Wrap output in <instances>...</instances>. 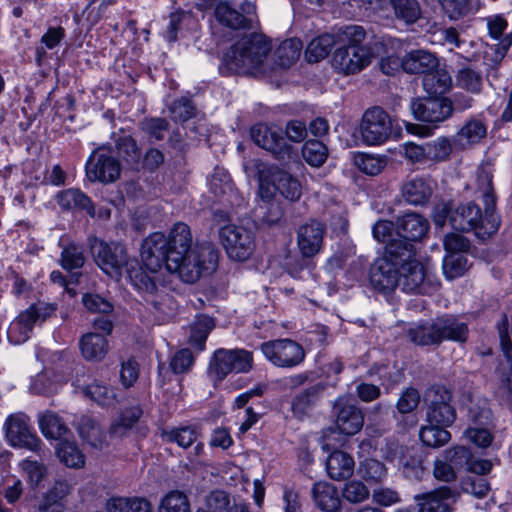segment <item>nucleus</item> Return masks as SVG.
I'll use <instances>...</instances> for the list:
<instances>
[{"label":"nucleus","instance_id":"obj_22","mask_svg":"<svg viewBox=\"0 0 512 512\" xmlns=\"http://www.w3.org/2000/svg\"><path fill=\"white\" fill-rule=\"evenodd\" d=\"M429 223L426 218L416 212L406 213L396 222V236L413 244L427 233Z\"/></svg>","mask_w":512,"mask_h":512},{"label":"nucleus","instance_id":"obj_27","mask_svg":"<svg viewBox=\"0 0 512 512\" xmlns=\"http://www.w3.org/2000/svg\"><path fill=\"white\" fill-rule=\"evenodd\" d=\"M500 345L502 352L505 356L506 361L501 363L500 371L501 376V387L503 395L509 398L512 394V343L508 335V319L504 315L503 324L499 327Z\"/></svg>","mask_w":512,"mask_h":512},{"label":"nucleus","instance_id":"obj_12","mask_svg":"<svg viewBox=\"0 0 512 512\" xmlns=\"http://www.w3.org/2000/svg\"><path fill=\"white\" fill-rule=\"evenodd\" d=\"M372 56L373 52L367 46L348 44L336 49L332 65L343 75L356 74L369 65Z\"/></svg>","mask_w":512,"mask_h":512},{"label":"nucleus","instance_id":"obj_37","mask_svg":"<svg viewBox=\"0 0 512 512\" xmlns=\"http://www.w3.org/2000/svg\"><path fill=\"white\" fill-rule=\"evenodd\" d=\"M77 430L80 437L94 449H102L106 445V435L101 427L90 417L82 416Z\"/></svg>","mask_w":512,"mask_h":512},{"label":"nucleus","instance_id":"obj_23","mask_svg":"<svg viewBox=\"0 0 512 512\" xmlns=\"http://www.w3.org/2000/svg\"><path fill=\"white\" fill-rule=\"evenodd\" d=\"M433 190L429 179L419 176L410 177L401 185V197L410 205L422 206L429 202Z\"/></svg>","mask_w":512,"mask_h":512},{"label":"nucleus","instance_id":"obj_59","mask_svg":"<svg viewBox=\"0 0 512 512\" xmlns=\"http://www.w3.org/2000/svg\"><path fill=\"white\" fill-rule=\"evenodd\" d=\"M354 163L359 170L368 175H377L385 166L382 158L367 153L357 154Z\"/></svg>","mask_w":512,"mask_h":512},{"label":"nucleus","instance_id":"obj_25","mask_svg":"<svg viewBox=\"0 0 512 512\" xmlns=\"http://www.w3.org/2000/svg\"><path fill=\"white\" fill-rule=\"evenodd\" d=\"M439 344L443 341L463 343L468 337V326L454 315L446 314L435 318Z\"/></svg>","mask_w":512,"mask_h":512},{"label":"nucleus","instance_id":"obj_26","mask_svg":"<svg viewBox=\"0 0 512 512\" xmlns=\"http://www.w3.org/2000/svg\"><path fill=\"white\" fill-rule=\"evenodd\" d=\"M486 134V124L478 118H471L453 136L454 146L460 151L466 150L480 143L486 137Z\"/></svg>","mask_w":512,"mask_h":512},{"label":"nucleus","instance_id":"obj_44","mask_svg":"<svg viewBox=\"0 0 512 512\" xmlns=\"http://www.w3.org/2000/svg\"><path fill=\"white\" fill-rule=\"evenodd\" d=\"M358 475L369 485L382 483L387 477V468L377 459L369 458L360 462Z\"/></svg>","mask_w":512,"mask_h":512},{"label":"nucleus","instance_id":"obj_57","mask_svg":"<svg viewBox=\"0 0 512 512\" xmlns=\"http://www.w3.org/2000/svg\"><path fill=\"white\" fill-rule=\"evenodd\" d=\"M302 155L309 165L319 167L326 161L328 149L319 140H309L302 147Z\"/></svg>","mask_w":512,"mask_h":512},{"label":"nucleus","instance_id":"obj_58","mask_svg":"<svg viewBox=\"0 0 512 512\" xmlns=\"http://www.w3.org/2000/svg\"><path fill=\"white\" fill-rule=\"evenodd\" d=\"M198 435V430L193 426L175 428L166 434L168 441L174 442L182 448H188L195 443Z\"/></svg>","mask_w":512,"mask_h":512},{"label":"nucleus","instance_id":"obj_1","mask_svg":"<svg viewBox=\"0 0 512 512\" xmlns=\"http://www.w3.org/2000/svg\"><path fill=\"white\" fill-rule=\"evenodd\" d=\"M144 265L151 272L163 267L185 283H195L204 273L216 269L218 251L211 244H192L190 227L175 223L168 234L155 232L147 237L141 250Z\"/></svg>","mask_w":512,"mask_h":512},{"label":"nucleus","instance_id":"obj_63","mask_svg":"<svg viewBox=\"0 0 512 512\" xmlns=\"http://www.w3.org/2000/svg\"><path fill=\"white\" fill-rule=\"evenodd\" d=\"M369 490L367 486L359 480L348 481L342 491L343 498L350 503H360L368 499Z\"/></svg>","mask_w":512,"mask_h":512},{"label":"nucleus","instance_id":"obj_52","mask_svg":"<svg viewBox=\"0 0 512 512\" xmlns=\"http://www.w3.org/2000/svg\"><path fill=\"white\" fill-rule=\"evenodd\" d=\"M469 266L468 258L461 253L447 254L443 259V273L450 280L462 276Z\"/></svg>","mask_w":512,"mask_h":512},{"label":"nucleus","instance_id":"obj_36","mask_svg":"<svg viewBox=\"0 0 512 512\" xmlns=\"http://www.w3.org/2000/svg\"><path fill=\"white\" fill-rule=\"evenodd\" d=\"M71 489L72 486L68 481H56L40 501L39 512H62L59 502L71 492Z\"/></svg>","mask_w":512,"mask_h":512},{"label":"nucleus","instance_id":"obj_49","mask_svg":"<svg viewBox=\"0 0 512 512\" xmlns=\"http://www.w3.org/2000/svg\"><path fill=\"white\" fill-rule=\"evenodd\" d=\"M335 44L330 34H323L314 38L307 46L305 55L309 62H318L327 57Z\"/></svg>","mask_w":512,"mask_h":512},{"label":"nucleus","instance_id":"obj_55","mask_svg":"<svg viewBox=\"0 0 512 512\" xmlns=\"http://www.w3.org/2000/svg\"><path fill=\"white\" fill-rule=\"evenodd\" d=\"M143 414L139 406H132L125 409L120 418L114 422L110 427V432L113 435L121 436L127 430L131 429L141 418Z\"/></svg>","mask_w":512,"mask_h":512},{"label":"nucleus","instance_id":"obj_20","mask_svg":"<svg viewBox=\"0 0 512 512\" xmlns=\"http://www.w3.org/2000/svg\"><path fill=\"white\" fill-rule=\"evenodd\" d=\"M373 237L385 244L386 254L401 257L410 256L413 244L400 239L394 234V225L388 220L377 221L372 229Z\"/></svg>","mask_w":512,"mask_h":512},{"label":"nucleus","instance_id":"obj_35","mask_svg":"<svg viewBox=\"0 0 512 512\" xmlns=\"http://www.w3.org/2000/svg\"><path fill=\"white\" fill-rule=\"evenodd\" d=\"M354 467L353 458L343 451L332 452L326 461L328 475L334 480L349 478L353 474Z\"/></svg>","mask_w":512,"mask_h":512},{"label":"nucleus","instance_id":"obj_28","mask_svg":"<svg viewBox=\"0 0 512 512\" xmlns=\"http://www.w3.org/2000/svg\"><path fill=\"white\" fill-rule=\"evenodd\" d=\"M484 20L486 22L489 36L492 39L499 41L496 53L497 57L502 59L512 45V32L504 35V32L508 27V22L506 18L500 14L488 16Z\"/></svg>","mask_w":512,"mask_h":512},{"label":"nucleus","instance_id":"obj_6","mask_svg":"<svg viewBox=\"0 0 512 512\" xmlns=\"http://www.w3.org/2000/svg\"><path fill=\"white\" fill-rule=\"evenodd\" d=\"M250 136L257 146L270 152L278 161H291L297 157L295 148L287 143L277 127L259 123L251 127Z\"/></svg>","mask_w":512,"mask_h":512},{"label":"nucleus","instance_id":"obj_48","mask_svg":"<svg viewBox=\"0 0 512 512\" xmlns=\"http://www.w3.org/2000/svg\"><path fill=\"white\" fill-rule=\"evenodd\" d=\"M428 160L434 162L447 161L453 151H460L454 146V138L439 137L436 140L426 142Z\"/></svg>","mask_w":512,"mask_h":512},{"label":"nucleus","instance_id":"obj_41","mask_svg":"<svg viewBox=\"0 0 512 512\" xmlns=\"http://www.w3.org/2000/svg\"><path fill=\"white\" fill-rule=\"evenodd\" d=\"M302 46L301 40L297 38L283 41L274 53L277 64L282 68L293 65L300 57Z\"/></svg>","mask_w":512,"mask_h":512},{"label":"nucleus","instance_id":"obj_3","mask_svg":"<svg viewBox=\"0 0 512 512\" xmlns=\"http://www.w3.org/2000/svg\"><path fill=\"white\" fill-rule=\"evenodd\" d=\"M246 171L253 172L259 182V195L262 200H272L276 193L285 199L297 201L301 194V184L293 175L276 166H268L260 160H252L245 166Z\"/></svg>","mask_w":512,"mask_h":512},{"label":"nucleus","instance_id":"obj_32","mask_svg":"<svg viewBox=\"0 0 512 512\" xmlns=\"http://www.w3.org/2000/svg\"><path fill=\"white\" fill-rule=\"evenodd\" d=\"M82 356L89 361H101L109 350L105 336L98 333H86L79 341Z\"/></svg>","mask_w":512,"mask_h":512},{"label":"nucleus","instance_id":"obj_38","mask_svg":"<svg viewBox=\"0 0 512 512\" xmlns=\"http://www.w3.org/2000/svg\"><path fill=\"white\" fill-rule=\"evenodd\" d=\"M376 46L380 45L381 47H389L391 49V53L388 49H385L383 52L387 54V56L383 57L379 63V67L381 71L386 75H394L400 68L403 69L402 59H400L396 55V51L401 47V41L394 38H382L380 42L375 44Z\"/></svg>","mask_w":512,"mask_h":512},{"label":"nucleus","instance_id":"obj_2","mask_svg":"<svg viewBox=\"0 0 512 512\" xmlns=\"http://www.w3.org/2000/svg\"><path fill=\"white\" fill-rule=\"evenodd\" d=\"M271 50V42L264 35L250 34L232 45L223 61L233 73L258 77L271 69L268 62Z\"/></svg>","mask_w":512,"mask_h":512},{"label":"nucleus","instance_id":"obj_5","mask_svg":"<svg viewBox=\"0 0 512 512\" xmlns=\"http://www.w3.org/2000/svg\"><path fill=\"white\" fill-rule=\"evenodd\" d=\"M89 246L96 264L112 278L118 279L129 266H136V259L129 258L125 247L119 242H105L90 237Z\"/></svg>","mask_w":512,"mask_h":512},{"label":"nucleus","instance_id":"obj_47","mask_svg":"<svg viewBox=\"0 0 512 512\" xmlns=\"http://www.w3.org/2000/svg\"><path fill=\"white\" fill-rule=\"evenodd\" d=\"M322 391L323 387L321 385H314L297 394L292 400L294 414H306L316 405Z\"/></svg>","mask_w":512,"mask_h":512},{"label":"nucleus","instance_id":"obj_14","mask_svg":"<svg viewBox=\"0 0 512 512\" xmlns=\"http://www.w3.org/2000/svg\"><path fill=\"white\" fill-rule=\"evenodd\" d=\"M415 119L428 123H439L448 119L453 112V103L448 98H417L410 104Z\"/></svg>","mask_w":512,"mask_h":512},{"label":"nucleus","instance_id":"obj_13","mask_svg":"<svg viewBox=\"0 0 512 512\" xmlns=\"http://www.w3.org/2000/svg\"><path fill=\"white\" fill-rule=\"evenodd\" d=\"M125 272L134 287L147 295L145 300L150 303L157 312L165 316H170V311L172 310V307H170V298L166 295L157 294L158 288L154 279L142 270L137 260L136 266H129Z\"/></svg>","mask_w":512,"mask_h":512},{"label":"nucleus","instance_id":"obj_17","mask_svg":"<svg viewBox=\"0 0 512 512\" xmlns=\"http://www.w3.org/2000/svg\"><path fill=\"white\" fill-rule=\"evenodd\" d=\"M236 10L228 2H220L215 8V17L231 29L250 28L256 19V7L251 2H244Z\"/></svg>","mask_w":512,"mask_h":512},{"label":"nucleus","instance_id":"obj_21","mask_svg":"<svg viewBox=\"0 0 512 512\" xmlns=\"http://www.w3.org/2000/svg\"><path fill=\"white\" fill-rule=\"evenodd\" d=\"M325 227L322 223L311 221L299 227L297 245L300 253L307 258L313 257L321 250Z\"/></svg>","mask_w":512,"mask_h":512},{"label":"nucleus","instance_id":"obj_60","mask_svg":"<svg viewBox=\"0 0 512 512\" xmlns=\"http://www.w3.org/2000/svg\"><path fill=\"white\" fill-rule=\"evenodd\" d=\"M118 153L127 161L138 163L141 158L140 148L130 135L121 136L116 140Z\"/></svg>","mask_w":512,"mask_h":512},{"label":"nucleus","instance_id":"obj_4","mask_svg":"<svg viewBox=\"0 0 512 512\" xmlns=\"http://www.w3.org/2000/svg\"><path fill=\"white\" fill-rule=\"evenodd\" d=\"M484 206V213L473 202L459 205L450 211L448 218L452 228L459 231H473L482 240L495 234L500 226V217L495 213V207Z\"/></svg>","mask_w":512,"mask_h":512},{"label":"nucleus","instance_id":"obj_31","mask_svg":"<svg viewBox=\"0 0 512 512\" xmlns=\"http://www.w3.org/2000/svg\"><path fill=\"white\" fill-rule=\"evenodd\" d=\"M315 505L324 512H336L341 505L337 489L328 482H317L312 488Z\"/></svg>","mask_w":512,"mask_h":512},{"label":"nucleus","instance_id":"obj_61","mask_svg":"<svg viewBox=\"0 0 512 512\" xmlns=\"http://www.w3.org/2000/svg\"><path fill=\"white\" fill-rule=\"evenodd\" d=\"M83 249L75 244L65 247L61 253V265L64 269L72 270L84 265Z\"/></svg>","mask_w":512,"mask_h":512},{"label":"nucleus","instance_id":"obj_15","mask_svg":"<svg viewBox=\"0 0 512 512\" xmlns=\"http://www.w3.org/2000/svg\"><path fill=\"white\" fill-rule=\"evenodd\" d=\"M403 259L405 258L388 254L377 259L370 270L372 286L384 293L391 292L399 287V260Z\"/></svg>","mask_w":512,"mask_h":512},{"label":"nucleus","instance_id":"obj_16","mask_svg":"<svg viewBox=\"0 0 512 512\" xmlns=\"http://www.w3.org/2000/svg\"><path fill=\"white\" fill-rule=\"evenodd\" d=\"M427 407V421L430 424H437L443 427L451 426L456 419V411L451 406V394L445 388L431 390Z\"/></svg>","mask_w":512,"mask_h":512},{"label":"nucleus","instance_id":"obj_56","mask_svg":"<svg viewBox=\"0 0 512 512\" xmlns=\"http://www.w3.org/2000/svg\"><path fill=\"white\" fill-rule=\"evenodd\" d=\"M159 512H190V503L185 493L173 490L161 500Z\"/></svg>","mask_w":512,"mask_h":512},{"label":"nucleus","instance_id":"obj_8","mask_svg":"<svg viewBox=\"0 0 512 512\" xmlns=\"http://www.w3.org/2000/svg\"><path fill=\"white\" fill-rule=\"evenodd\" d=\"M260 350L264 357L279 368H293L305 359V350L294 340L277 339L261 344Z\"/></svg>","mask_w":512,"mask_h":512},{"label":"nucleus","instance_id":"obj_62","mask_svg":"<svg viewBox=\"0 0 512 512\" xmlns=\"http://www.w3.org/2000/svg\"><path fill=\"white\" fill-rule=\"evenodd\" d=\"M456 83L460 88L472 93H478L482 86V78L476 71L470 68H463L458 71Z\"/></svg>","mask_w":512,"mask_h":512},{"label":"nucleus","instance_id":"obj_10","mask_svg":"<svg viewBox=\"0 0 512 512\" xmlns=\"http://www.w3.org/2000/svg\"><path fill=\"white\" fill-rule=\"evenodd\" d=\"M86 176L91 182L109 184L119 179L121 164L108 149H96L86 162Z\"/></svg>","mask_w":512,"mask_h":512},{"label":"nucleus","instance_id":"obj_54","mask_svg":"<svg viewBox=\"0 0 512 512\" xmlns=\"http://www.w3.org/2000/svg\"><path fill=\"white\" fill-rule=\"evenodd\" d=\"M231 372H233V369L230 351L227 349H218L215 351L210 362L209 373L217 380H222Z\"/></svg>","mask_w":512,"mask_h":512},{"label":"nucleus","instance_id":"obj_40","mask_svg":"<svg viewBox=\"0 0 512 512\" xmlns=\"http://www.w3.org/2000/svg\"><path fill=\"white\" fill-rule=\"evenodd\" d=\"M108 512H153L151 503L145 498L116 497L107 502Z\"/></svg>","mask_w":512,"mask_h":512},{"label":"nucleus","instance_id":"obj_39","mask_svg":"<svg viewBox=\"0 0 512 512\" xmlns=\"http://www.w3.org/2000/svg\"><path fill=\"white\" fill-rule=\"evenodd\" d=\"M423 88L430 95H442L452 87L451 75L445 69H433L423 76Z\"/></svg>","mask_w":512,"mask_h":512},{"label":"nucleus","instance_id":"obj_11","mask_svg":"<svg viewBox=\"0 0 512 512\" xmlns=\"http://www.w3.org/2000/svg\"><path fill=\"white\" fill-rule=\"evenodd\" d=\"M8 442L13 447L25 448L38 452L41 448V440L32 431L29 418L23 413H15L8 416L4 424Z\"/></svg>","mask_w":512,"mask_h":512},{"label":"nucleus","instance_id":"obj_33","mask_svg":"<svg viewBox=\"0 0 512 512\" xmlns=\"http://www.w3.org/2000/svg\"><path fill=\"white\" fill-rule=\"evenodd\" d=\"M38 424L47 439L64 440L70 430L63 419L52 411L38 414Z\"/></svg>","mask_w":512,"mask_h":512},{"label":"nucleus","instance_id":"obj_51","mask_svg":"<svg viewBox=\"0 0 512 512\" xmlns=\"http://www.w3.org/2000/svg\"><path fill=\"white\" fill-rule=\"evenodd\" d=\"M397 19L407 24L416 22L421 17V8L417 0H391Z\"/></svg>","mask_w":512,"mask_h":512},{"label":"nucleus","instance_id":"obj_9","mask_svg":"<svg viewBox=\"0 0 512 512\" xmlns=\"http://www.w3.org/2000/svg\"><path fill=\"white\" fill-rule=\"evenodd\" d=\"M219 237L229 258L245 261L255 249V239L251 230L234 224L220 228Z\"/></svg>","mask_w":512,"mask_h":512},{"label":"nucleus","instance_id":"obj_30","mask_svg":"<svg viewBox=\"0 0 512 512\" xmlns=\"http://www.w3.org/2000/svg\"><path fill=\"white\" fill-rule=\"evenodd\" d=\"M56 200L63 210H83L89 216L95 215V206L91 199L79 189L69 188L60 191L56 195Z\"/></svg>","mask_w":512,"mask_h":512},{"label":"nucleus","instance_id":"obj_64","mask_svg":"<svg viewBox=\"0 0 512 512\" xmlns=\"http://www.w3.org/2000/svg\"><path fill=\"white\" fill-rule=\"evenodd\" d=\"M420 393L413 387H408L402 391L396 403L397 411L401 414L413 412L420 403Z\"/></svg>","mask_w":512,"mask_h":512},{"label":"nucleus","instance_id":"obj_43","mask_svg":"<svg viewBox=\"0 0 512 512\" xmlns=\"http://www.w3.org/2000/svg\"><path fill=\"white\" fill-rule=\"evenodd\" d=\"M215 324L213 319L208 315H198L191 324V334L189 342L199 351L205 347V342L209 333L213 330Z\"/></svg>","mask_w":512,"mask_h":512},{"label":"nucleus","instance_id":"obj_50","mask_svg":"<svg viewBox=\"0 0 512 512\" xmlns=\"http://www.w3.org/2000/svg\"><path fill=\"white\" fill-rule=\"evenodd\" d=\"M445 428L446 427L441 425L429 423V425L423 426L420 429V439L426 446L433 448L441 447L448 443L451 439L450 432Z\"/></svg>","mask_w":512,"mask_h":512},{"label":"nucleus","instance_id":"obj_34","mask_svg":"<svg viewBox=\"0 0 512 512\" xmlns=\"http://www.w3.org/2000/svg\"><path fill=\"white\" fill-rule=\"evenodd\" d=\"M406 334L410 341L418 346L440 345L435 319L411 324Z\"/></svg>","mask_w":512,"mask_h":512},{"label":"nucleus","instance_id":"obj_42","mask_svg":"<svg viewBox=\"0 0 512 512\" xmlns=\"http://www.w3.org/2000/svg\"><path fill=\"white\" fill-rule=\"evenodd\" d=\"M56 454L60 462L67 467L77 469L85 465V455L73 441H61L56 448Z\"/></svg>","mask_w":512,"mask_h":512},{"label":"nucleus","instance_id":"obj_53","mask_svg":"<svg viewBox=\"0 0 512 512\" xmlns=\"http://www.w3.org/2000/svg\"><path fill=\"white\" fill-rule=\"evenodd\" d=\"M83 391L86 396L91 398L100 406H111L116 400L114 388L105 386L99 381H94L87 385Z\"/></svg>","mask_w":512,"mask_h":512},{"label":"nucleus","instance_id":"obj_7","mask_svg":"<svg viewBox=\"0 0 512 512\" xmlns=\"http://www.w3.org/2000/svg\"><path fill=\"white\" fill-rule=\"evenodd\" d=\"M394 126L395 120L382 107H371L362 116V140L368 145H381L391 137Z\"/></svg>","mask_w":512,"mask_h":512},{"label":"nucleus","instance_id":"obj_18","mask_svg":"<svg viewBox=\"0 0 512 512\" xmlns=\"http://www.w3.org/2000/svg\"><path fill=\"white\" fill-rule=\"evenodd\" d=\"M414 247L411 255L399 260V287L405 292L421 293L426 279V268L413 258Z\"/></svg>","mask_w":512,"mask_h":512},{"label":"nucleus","instance_id":"obj_45","mask_svg":"<svg viewBox=\"0 0 512 512\" xmlns=\"http://www.w3.org/2000/svg\"><path fill=\"white\" fill-rule=\"evenodd\" d=\"M493 174L488 166L478 168L476 174V191L480 195L484 205L496 206V196L493 189Z\"/></svg>","mask_w":512,"mask_h":512},{"label":"nucleus","instance_id":"obj_19","mask_svg":"<svg viewBox=\"0 0 512 512\" xmlns=\"http://www.w3.org/2000/svg\"><path fill=\"white\" fill-rule=\"evenodd\" d=\"M333 413L335 424L341 433L354 435L361 430L364 423L363 413L345 397H340L336 400Z\"/></svg>","mask_w":512,"mask_h":512},{"label":"nucleus","instance_id":"obj_46","mask_svg":"<svg viewBox=\"0 0 512 512\" xmlns=\"http://www.w3.org/2000/svg\"><path fill=\"white\" fill-rule=\"evenodd\" d=\"M55 311L54 306L45 303L31 305L15 319L19 321L30 333L38 321H44Z\"/></svg>","mask_w":512,"mask_h":512},{"label":"nucleus","instance_id":"obj_24","mask_svg":"<svg viewBox=\"0 0 512 512\" xmlns=\"http://www.w3.org/2000/svg\"><path fill=\"white\" fill-rule=\"evenodd\" d=\"M456 496V491L451 487L441 486L433 491L415 495L414 500L418 512H451L445 501Z\"/></svg>","mask_w":512,"mask_h":512},{"label":"nucleus","instance_id":"obj_29","mask_svg":"<svg viewBox=\"0 0 512 512\" xmlns=\"http://www.w3.org/2000/svg\"><path fill=\"white\" fill-rule=\"evenodd\" d=\"M403 70L409 74H426L438 67L437 57L426 50H412L403 59Z\"/></svg>","mask_w":512,"mask_h":512}]
</instances>
